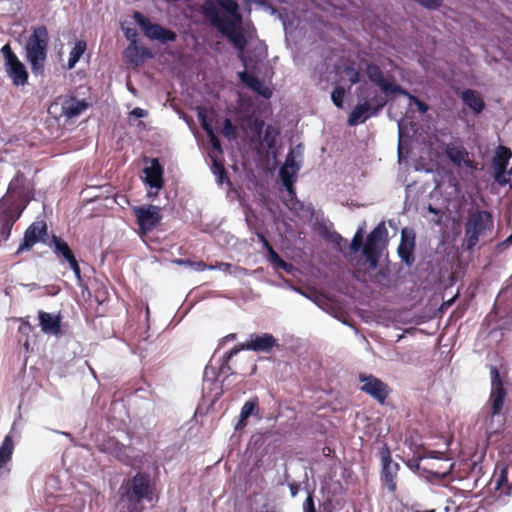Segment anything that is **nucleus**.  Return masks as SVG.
Wrapping results in <instances>:
<instances>
[{
	"instance_id": "nucleus-25",
	"label": "nucleus",
	"mask_w": 512,
	"mask_h": 512,
	"mask_svg": "<svg viewBox=\"0 0 512 512\" xmlns=\"http://www.w3.org/2000/svg\"><path fill=\"white\" fill-rule=\"evenodd\" d=\"M100 450L104 453H108L117 460L128 464L129 463V455L127 453L128 447L120 443L113 437H107L100 444Z\"/></svg>"
},
{
	"instance_id": "nucleus-42",
	"label": "nucleus",
	"mask_w": 512,
	"mask_h": 512,
	"mask_svg": "<svg viewBox=\"0 0 512 512\" xmlns=\"http://www.w3.org/2000/svg\"><path fill=\"white\" fill-rule=\"evenodd\" d=\"M212 172L216 176V182L218 185H223L226 180V170L222 163L218 162L215 158H212Z\"/></svg>"
},
{
	"instance_id": "nucleus-56",
	"label": "nucleus",
	"mask_w": 512,
	"mask_h": 512,
	"mask_svg": "<svg viewBox=\"0 0 512 512\" xmlns=\"http://www.w3.org/2000/svg\"><path fill=\"white\" fill-rule=\"evenodd\" d=\"M506 170L499 171L497 168H493V178L499 185H506L509 182V178L506 177Z\"/></svg>"
},
{
	"instance_id": "nucleus-11",
	"label": "nucleus",
	"mask_w": 512,
	"mask_h": 512,
	"mask_svg": "<svg viewBox=\"0 0 512 512\" xmlns=\"http://www.w3.org/2000/svg\"><path fill=\"white\" fill-rule=\"evenodd\" d=\"M276 346H278V340L270 333L251 334L246 344L235 346L226 352V359L230 360L244 349L254 352L269 353Z\"/></svg>"
},
{
	"instance_id": "nucleus-40",
	"label": "nucleus",
	"mask_w": 512,
	"mask_h": 512,
	"mask_svg": "<svg viewBox=\"0 0 512 512\" xmlns=\"http://www.w3.org/2000/svg\"><path fill=\"white\" fill-rule=\"evenodd\" d=\"M269 261L274 267L282 269L288 274H292L295 270L294 265L284 261L277 252H273V255L269 257Z\"/></svg>"
},
{
	"instance_id": "nucleus-53",
	"label": "nucleus",
	"mask_w": 512,
	"mask_h": 512,
	"mask_svg": "<svg viewBox=\"0 0 512 512\" xmlns=\"http://www.w3.org/2000/svg\"><path fill=\"white\" fill-rule=\"evenodd\" d=\"M264 121L262 119L256 118L250 120L248 122L249 129L253 132V134L257 137H260L264 130Z\"/></svg>"
},
{
	"instance_id": "nucleus-20",
	"label": "nucleus",
	"mask_w": 512,
	"mask_h": 512,
	"mask_svg": "<svg viewBox=\"0 0 512 512\" xmlns=\"http://www.w3.org/2000/svg\"><path fill=\"white\" fill-rule=\"evenodd\" d=\"M144 183L151 188L160 190L164 185L163 180V166L157 158H152L150 165L143 169Z\"/></svg>"
},
{
	"instance_id": "nucleus-38",
	"label": "nucleus",
	"mask_w": 512,
	"mask_h": 512,
	"mask_svg": "<svg viewBox=\"0 0 512 512\" xmlns=\"http://www.w3.org/2000/svg\"><path fill=\"white\" fill-rule=\"evenodd\" d=\"M218 383L216 369L212 366H206L203 373V388L213 390Z\"/></svg>"
},
{
	"instance_id": "nucleus-18",
	"label": "nucleus",
	"mask_w": 512,
	"mask_h": 512,
	"mask_svg": "<svg viewBox=\"0 0 512 512\" xmlns=\"http://www.w3.org/2000/svg\"><path fill=\"white\" fill-rule=\"evenodd\" d=\"M491 375V393H490V406L495 410H502L507 395L506 385L500 376V372L496 366L490 367Z\"/></svg>"
},
{
	"instance_id": "nucleus-61",
	"label": "nucleus",
	"mask_w": 512,
	"mask_h": 512,
	"mask_svg": "<svg viewBox=\"0 0 512 512\" xmlns=\"http://www.w3.org/2000/svg\"><path fill=\"white\" fill-rule=\"evenodd\" d=\"M229 361L230 360L226 359V353H225L224 356H223V362H222V364H221V366H220V368H219V370L217 372L218 378L220 376H224V377L228 376V374L230 372V366L228 365Z\"/></svg>"
},
{
	"instance_id": "nucleus-57",
	"label": "nucleus",
	"mask_w": 512,
	"mask_h": 512,
	"mask_svg": "<svg viewBox=\"0 0 512 512\" xmlns=\"http://www.w3.org/2000/svg\"><path fill=\"white\" fill-rule=\"evenodd\" d=\"M206 134H207L209 143L212 146V148L214 150H216L217 152L221 153L222 152L221 142H220V139L218 138V136L215 134L214 130H211L210 133H206Z\"/></svg>"
},
{
	"instance_id": "nucleus-12",
	"label": "nucleus",
	"mask_w": 512,
	"mask_h": 512,
	"mask_svg": "<svg viewBox=\"0 0 512 512\" xmlns=\"http://www.w3.org/2000/svg\"><path fill=\"white\" fill-rule=\"evenodd\" d=\"M5 59V70L15 86H24L28 82V72L25 65L18 59L9 44L1 48Z\"/></svg>"
},
{
	"instance_id": "nucleus-60",
	"label": "nucleus",
	"mask_w": 512,
	"mask_h": 512,
	"mask_svg": "<svg viewBox=\"0 0 512 512\" xmlns=\"http://www.w3.org/2000/svg\"><path fill=\"white\" fill-rule=\"evenodd\" d=\"M273 128L269 125L266 127L264 131V141L266 142L269 148H272L275 145V139L272 136Z\"/></svg>"
},
{
	"instance_id": "nucleus-3",
	"label": "nucleus",
	"mask_w": 512,
	"mask_h": 512,
	"mask_svg": "<svg viewBox=\"0 0 512 512\" xmlns=\"http://www.w3.org/2000/svg\"><path fill=\"white\" fill-rule=\"evenodd\" d=\"M48 42V30L43 25L35 27L32 35L27 40L25 46L26 58L30 64L32 74L36 77L44 74Z\"/></svg>"
},
{
	"instance_id": "nucleus-63",
	"label": "nucleus",
	"mask_w": 512,
	"mask_h": 512,
	"mask_svg": "<svg viewBox=\"0 0 512 512\" xmlns=\"http://www.w3.org/2000/svg\"><path fill=\"white\" fill-rule=\"evenodd\" d=\"M481 470V467L478 466L476 463L473 464V468L470 474V478H473V487H478L480 478L477 477L478 472Z\"/></svg>"
},
{
	"instance_id": "nucleus-17",
	"label": "nucleus",
	"mask_w": 512,
	"mask_h": 512,
	"mask_svg": "<svg viewBox=\"0 0 512 512\" xmlns=\"http://www.w3.org/2000/svg\"><path fill=\"white\" fill-rule=\"evenodd\" d=\"M48 234L47 225L44 221L33 222L24 232L22 242L20 243L16 253L20 254L30 251L37 243H45V237Z\"/></svg>"
},
{
	"instance_id": "nucleus-29",
	"label": "nucleus",
	"mask_w": 512,
	"mask_h": 512,
	"mask_svg": "<svg viewBox=\"0 0 512 512\" xmlns=\"http://www.w3.org/2000/svg\"><path fill=\"white\" fill-rule=\"evenodd\" d=\"M259 413V402L258 398L254 397L246 401L241 408L239 419L235 424V430H241L247 425V420L250 416L258 415Z\"/></svg>"
},
{
	"instance_id": "nucleus-64",
	"label": "nucleus",
	"mask_w": 512,
	"mask_h": 512,
	"mask_svg": "<svg viewBox=\"0 0 512 512\" xmlns=\"http://www.w3.org/2000/svg\"><path fill=\"white\" fill-rule=\"evenodd\" d=\"M68 264H69L71 270L73 271L75 277L78 280H81V269H80V266H79V263H78L77 259L76 258L73 259Z\"/></svg>"
},
{
	"instance_id": "nucleus-7",
	"label": "nucleus",
	"mask_w": 512,
	"mask_h": 512,
	"mask_svg": "<svg viewBox=\"0 0 512 512\" xmlns=\"http://www.w3.org/2000/svg\"><path fill=\"white\" fill-rule=\"evenodd\" d=\"M386 104V99L378 96L377 91H374L370 100L364 99L352 109L347 124L352 127L366 122L369 118L377 116Z\"/></svg>"
},
{
	"instance_id": "nucleus-52",
	"label": "nucleus",
	"mask_w": 512,
	"mask_h": 512,
	"mask_svg": "<svg viewBox=\"0 0 512 512\" xmlns=\"http://www.w3.org/2000/svg\"><path fill=\"white\" fill-rule=\"evenodd\" d=\"M389 94H399L407 97L410 102H412V98L415 97L413 94H411L409 91L401 87L400 85H397L395 83H391L389 88L387 89V95Z\"/></svg>"
},
{
	"instance_id": "nucleus-24",
	"label": "nucleus",
	"mask_w": 512,
	"mask_h": 512,
	"mask_svg": "<svg viewBox=\"0 0 512 512\" xmlns=\"http://www.w3.org/2000/svg\"><path fill=\"white\" fill-rule=\"evenodd\" d=\"M38 320L44 334L56 337L61 335V316L59 314L55 315L45 311H39Z\"/></svg>"
},
{
	"instance_id": "nucleus-9",
	"label": "nucleus",
	"mask_w": 512,
	"mask_h": 512,
	"mask_svg": "<svg viewBox=\"0 0 512 512\" xmlns=\"http://www.w3.org/2000/svg\"><path fill=\"white\" fill-rule=\"evenodd\" d=\"M386 235L387 229L384 223L381 222L366 237L363 246V255L372 270L376 269L379 264L381 257L380 243Z\"/></svg>"
},
{
	"instance_id": "nucleus-55",
	"label": "nucleus",
	"mask_w": 512,
	"mask_h": 512,
	"mask_svg": "<svg viewBox=\"0 0 512 512\" xmlns=\"http://www.w3.org/2000/svg\"><path fill=\"white\" fill-rule=\"evenodd\" d=\"M303 512H318L315 507L314 495L312 492L308 493L303 503Z\"/></svg>"
},
{
	"instance_id": "nucleus-5",
	"label": "nucleus",
	"mask_w": 512,
	"mask_h": 512,
	"mask_svg": "<svg viewBox=\"0 0 512 512\" xmlns=\"http://www.w3.org/2000/svg\"><path fill=\"white\" fill-rule=\"evenodd\" d=\"M505 421L506 417L502 410L484 406L478 413L476 426L485 435L487 442L492 443L497 441V436L502 431Z\"/></svg>"
},
{
	"instance_id": "nucleus-31",
	"label": "nucleus",
	"mask_w": 512,
	"mask_h": 512,
	"mask_svg": "<svg viewBox=\"0 0 512 512\" xmlns=\"http://www.w3.org/2000/svg\"><path fill=\"white\" fill-rule=\"evenodd\" d=\"M50 245H53L57 258H63L67 263L76 258L68 243L59 236L52 235Z\"/></svg>"
},
{
	"instance_id": "nucleus-27",
	"label": "nucleus",
	"mask_w": 512,
	"mask_h": 512,
	"mask_svg": "<svg viewBox=\"0 0 512 512\" xmlns=\"http://www.w3.org/2000/svg\"><path fill=\"white\" fill-rule=\"evenodd\" d=\"M301 167V161H294L291 156L286 157L279 169V177L282 184L295 183Z\"/></svg>"
},
{
	"instance_id": "nucleus-26",
	"label": "nucleus",
	"mask_w": 512,
	"mask_h": 512,
	"mask_svg": "<svg viewBox=\"0 0 512 512\" xmlns=\"http://www.w3.org/2000/svg\"><path fill=\"white\" fill-rule=\"evenodd\" d=\"M365 73L369 81L377 85L380 91L387 95V89L392 82L385 78L381 68L373 62H367L365 64Z\"/></svg>"
},
{
	"instance_id": "nucleus-22",
	"label": "nucleus",
	"mask_w": 512,
	"mask_h": 512,
	"mask_svg": "<svg viewBox=\"0 0 512 512\" xmlns=\"http://www.w3.org/2000/svg\"><path fill=\"white\" fill-rule=\"evenodd\" d=\"M239 80L254 93L265 99L272 97V90L266 86L258 77L249 73L246 69L237 73Z\"/></svg>"
},
{
	"instance_id": "nucleus-10",
	"label": "nucleus",
	"mask_w": 512,
	"mask_h": 512,
	"mask_svg": "<svg viewBox=\"0 0 512 512\" xmlns=\"http://www.w3.org/2000/svg\"><path fill=\"white\" fill-rule=\"evenodd\" d=\"M133 18L149 39L157 40L161 44H166L174 42L177 38V34L173 30L156 23H151L150 20L139 11L133 13Z\"/></svg>"
},
{
	"instance_id": "nucleus-43",
	"label": "nucleus",
	"mask_w": 512,
	"mask_h": 512,
	"mask_svg": "<svg viewBox=\"0 0 512 512\" xmlns=\"http://www.w3.org/2000/svg\"><path fill=\"white\" fill-rule=\"evenodd\" d=\"M363 235H364V227L360 226L357 229L356 233L354 234V236H353V238L351 240V243H350V249L354 253H357L360 250L363 251V246H364Z\"/></svg>"
},
{
	"instance_id": "nucleus-34",
	"label": "nucleus",
	"mask_w": 512,
	"mask_h": 512,
	"mask_svg": "<svg viewBox=\"0 0 512 512\" xmlns=\"http://www.w3.org/2000/svg\"><path fill=\"white\" fill-rule=\"evenodd\" d=\"M511 156L512 153L509 148L499 146L493 158V168H497L499 171L506 170Z\"/></svg>"
},
{
	"instance_id": "nucleus-32",
	"label": "nucleus",
	"mask_w": 512,
	"mask_h": 512,
	"mask_svg": "<svg viewBox=\"0 0 512 512\" xmlns=\"http://www.w3.org/2000/svg\"><path fill=\"white\" fill-rule=\"evenodd\" d=\"M461 99L476 115L480 114L485 108V102L475 90L466 89L463 91Z\"/></svg>"
},
{
	"instance_id": "nucleus-15",
	"label": "nucleus",
	"mask_w": 512,
	"mask_h": 512,
	"mask_svg": "<svg viewBox=\"0 0 512 512\" xmlns=\"http://www.w3.org/2000/svg\"><path fill=\"white\" fill-rule=\"evenodd\" d=\"M132 210L136 216L139 230L143 234L152 231L160 224L162 220V215L160 213L161 209L158 206L148 204L135 206L132 208Z\"/></svg>"
},
{
	"instance_id": "nucleus-62",
	"label": "nucleus",
	"mask_w": 512,
	"mask_h": 512,
	"mask_svg": "<svg viewBox=\"0 0 512 512\" xmlns=\"http://www.w3.org/2000/svg\"><path fill=\"white\" fill-rule=\"evenodd\" d=\"M410 103L414 104L421 114L426 113L429 109L428 105L425 102H423L422 100H420L418 97H413L412 102H410Z\"/></svg>"
},
{
	"instance_id": "nucleus-59",
	"label": "nucleus",
	"mask_w": 512,
	"mask_h": 512,
	"mask_svg": "<svg viewBox=\"0 0 512 512\" xmlns=\"http://www.w3.org/2000/svg\"><path fill=\"white\" fill-rule=\"evenodd\" d=\"M256 236L258 238V240L262 243L263 247L266 249V251L268 252V256H272L273 255V252H276L274 250V248L271 246V244L268 242L267 238L265 237V235L261 232H257L256 233Z\"/></svg>"
},
{
	"instance_id": "nucleus-14",
	"label": "nucleus",
	"mask_w": 512,
	"mask_h": 512,
	"mask_svg": "<svg viewBox=\"0 0 512 512\" xmlns=\"http://www.w3.org/2000/svg\"><path fill=\"white\" fill-rule=\"evenodd\" d=\"M381 461V482L389 492H394L397 488L396 477L400 465L392 460L391 451L385 443L379 451Z\"/></svg>"
},
{
	"instance_id": "nucleus-23",
	"label": "nucleus",
	"mask_w": 512,
	"mask_h": 512,
	"mask_svg": "<svg viewBox=\"0 0 512 512\" xmlns=\"http://www.w3.org/2000/svg\"><path fill=\"white\" fill-rule=\"evenodd\" d=\"M414 248H415V235L413 233L407 234L406 230H402L401 241L397 249L398 256L408 266L414 264Z\"/></svg>"
},
{
	"instance_id": "nucleus-39",
	"label": "nucleus",
	"mask_w": 512,
	"mask_h": 512,
	"mask_svg": "<svg viewBox=\"0 0 512 512\" xmlns=\"http://www.w3.org/2000/svg\"><path fill=\"white\" fill-rule=\"evenodd\" d=\"M124 57L130 64L138 65L140 63L139 48L137 47L136 41L133 40L124 50Z\"/></svg>"
},
{
	"instance_id": "nucleus-48",
	"label": "nucleus",
	"mask_w": 512,
	"mask_h": 512,
	"mask_svg": "<svg viewBox=\"0 0 512 512\" xmlns=\"http://www.w3.org/2000/svg\"><path fill=\"white\" fill-rule=\"evenodd\" d=\"M344 74L352 85L357 84L361 81V74L359 70L354 68L353 66H346L344 68Z\"/></svg>"
},
{
	"instance_id": "nucleus-13",
	"label": "nucleus",
	"mask_w": 512,
	"mask_h": 512,
	"mask_svg": "<svg viewBox=\"0 0 512 512\" xmlns=\"http://www.w3.org/2000/svg\"><path fill=\"white\" fill-rule=\"evenodd\" d=\"M359 381L362 383L360 390L376 402L383 405L386 402L391 390L387 383L373 374L360 373L358 375Z\"/></svg>"
},
{
	"instance_id": "nucleus-35",
	"label": "nucleus",
	"mask_w": 512,
	"mask_h": 512,
	"mask_svg": "<svg viewBox=\"0 0 512 512\" xmlns=\"http://www.w3.org/2000/svg\"><path fill=\"white\" fill-rule=\"evenodd\" d=\"M294 184L295 183L283 184L288 194V201L290 202L289 208L295 211L310 213L311 209L309 207H305L304 203L297 198Z\"/></svg>"
},
{
	"instance_id": "nucleus-1",
	"label": "nucleus",
	"mask_w": 512,
	"mask_h": 512,
	"mask_svg": "<svg viewBox=\"0 0 512 512\" xmlns=\"http://www.w3.org/2000/svg\"><path fill=\"white\" fill-rule=\"evenodd\" d=\"M201 13L239 53L245 50L248 41L242 28L240 5L236 0H206L201 5Z\"/></svg>"
},
{
	"instance_id": "nucleus-58",
	"label": "nucleus",
	"mask_w": 512,
	"mask_h": 512,
	"mask_svg": "<svg viewBox=\"0 0 512 512\" xmlns=\"http://www.w3.org/2000/svg\"><path fill=\"white\" fill-rule=\"evenodd\" d=\"M415 1L418 2L421 6L425 7L426 9H429V10H436L443 3V0H415Z\"/></svg>"
},
{
	"instance_id": "nucleus-37",
	"label": "nucleus",
	"mask_w": 512,
	"mask_h": 512,
	"mask_svg": "<svg viewBox=\"0 0 512 512\" xmlns=\"http://www.w3.org/2000/svg\"><path fill=\"white\" fill-rule=\"evenodd\" d=\"M208 269L220 270L226 274L235 275V276L247 274V269L237 266V265H233L231 263H226V262H218L215 265H210L208 267Z\"/></svg>"
},
{
	"instance_id": "nucleus-8",
	"label": "nucleus",
	"mask_w": 512,
	"mask_h": 512,
	"mask_svg": "<svg viewBox=\"0 0 512 512\" xmlns=\"http://www.w3.org/2000/svg\"><path fill=\"white\" fill-rule=\"evenodd\" d=\"M492 216L484 210H477L465 224L466 248L472 249L479 241V236L492 226Z\"/></svg>"
},
{
	"instance_id": "nucleus-50",
	"label": "nucleus",
	"mask_w": 512,
	"mask_h": 512,
	"mask_svg": "<svg viewBox=\"0 0 512 512\" xmlns=\"http://www.w3.org/2000/svg\"><path fill=\"white\" fill-rule=\"evenodd\" d=\"M33 328L32 326L29 324V322L27 321H23L21 323V325L19 326L18 328V332L25 337V340L23 342V346L25 348L26 351L29 350V340H28V336L29 334L32 332Z\"/></svg>"
},
{
	"instance_id": "nucleus-19",
	"label": "nucleus",
	"mask_w": 512,
	"mask_h": 512,
	"mask_svg": "<svg viewBox=\"0 0 512 512\" xmlns=\"http://www.w3.org/2000/svg\"><path fill=\"white\" fill-rule=\"evenodd\" d=\"M60 105L61 115L67 120H72L87 110L90 104L86 99H78L71 93L60 98Z\"/></svg>"
},
{
	"instance_id": "nucleus-16",
	"label": "nucleus",
	"mask_w": 512,
	"mask_h": 512,
	"mask_svg": "<svg viewBox=\"0 0 512 512\" xmlns=\"http://www.w3.org/2000/svg\"><path fill=\"white\" fill-rule=\"evenodd\" d=\"M23 208L20 209L14 202L7 199L0 200V236L7 241L11 235L12 228L20 218Z\"/></svg>"
},
{
	"instance_id": "nucleus-54",
	"label": "nucleus",
	"mask_w": 512,
	"mask_h": 512,
	"mask_svg": "<svg viewBox=\"0 0 512 512\" xmlns=\"http://www.w3.org/2000/svg\"><path fill=\"white\" fill-rule=\"evenodd\" d=\"M304 147L302 144H298L295 147L291 148L287 153L286 157H292L294 161H301L303 159Z\"/></svg>"
},
{
	"instance_id": "nucleus-49",
	"label": "nucleus",
	"mask_w": 512,
	"mask_h": 512,
	"mask_svg": "<svg viewBox=\"0 0 512 512\" xmlns=\"http://www.w3.org/2000/svg\"><path fill=\"white\" fill-rule=\"evenodd\" d=\"M222 135L228 139L232 140L236 135V127L232 124L231 120L226 118L223 122V128L221 130Z\"/></svg>"
},
{
	"instance_id": "nucleus-44",
	"label": "nucleus",
	"mask_w": 512,
	"mask_h": 512,
	"mask_svg": "<svg viewBox=\"0 0 512 512\" xmlns=\"http://www.w3.org/2000/svg\"><path fill=\"white\" fill-rule=\"evenodd\" d=\"M427 211L434 215V217L431 218L430 221L435 225L442 227L444 224L443 217L446 215V211L442 208L435 207L432 204H428Z\"/></svg>"
},
{
	"instance_id": "nucleus-21",
	"label": "nucleus",
	"mask_w": 512,
	"mask_h": 512,
	"mask_svg": "<svg viewBox=\"0 0 512 512\" xmlns=\"http://www.w3.org/2000/svg\"><path fill=\"white\" fill-rule=\"evenodd\" d=\"M239 80L254 93L265 99L272 97V90L266 86L258 77L249 73L246 69L237 73Z\"/></svg>"
},
{
	"instance_id": "nucleus-36",
	"label": "nucleus",
	"mask_w": 512,
	"mask_h": 512,
	"mask_svg": "<svg viewBox=\"0 0 512 512\" xmlns=\"http://www.w3.org/2000/svg\"><path fill=\"white\" fill-rule=\"evenodd\" d=\"M87 49V44L83 40H79L75 43L74 47L69 53V58L67 61V68L73 69L76 64L79 62L80 58L83 56Z\"/></svg>"
},
{
	"instance_id": "nucleus-45",
	"label": "nucleus",
	"mask_w": 512,
	"mask_h": 512,
	"mask_svg": "<svg viewBox=\"0 0 512 512\" xmlns=\"http://www.w3.org/2000/svg\"><path fill=\"white\" fill-rule=\"evenodd\" d=\"M313 303H315L320 309L327 312L328 314H332L334 311V307L330 304L329 300L320 294L310 296L309 298Z\"/></svg>"
},
{
	"instance_id": "nucleus-28",
	"label": "nucleus",
	"mask_w": 512,
	"mask_h": 512,
	"mask_svg": "<svg viewBox=\"0 0 512 512\" xmlns=\"http://www.w3.org/2000/svg\"><path fill=\"white\" fill-rule=\"evenodd\" d=\"M446 157L457 167L462 164L470 166V162L466 161L468 158V152L466 148L459 143H448L444 148Z\"/></svg>"
},
{
	"instance_id": "nucleus-4",
	"label": "nucleus",
	"mask_w": 512,
	"mask_h": 512,
	"mask_svg": "<svg viewBox=\"0 0 512 512\" xmlns=\"http://www.w3.org/2000/svg\"><path fill=\"white\" fill-rule=\"evenodd\" d=\"M508 473V466L500 467L499 475L495 476V479L489 483L487 488V495L483 499L486 505L499 508L508 502L509 497L512 495V484L508 481Z\"/></svg>"
},
{
	"instance_id": "nucleus-41",
	"label": "nucleus",
	"mask_w": 512,
	"mask_h": 512,
	"mask_svg": "<svg viewBox=\"0 0 512 512\" xmlns=\"http://www.w3.org/2000/svg\"><path fill=\"white\" fill-rule=\"evenodd\" d=\"M322 237L339 250H341V244L345 242V239L338 232L327 228L322 232Z\"/></svg>"
},
{
	"instance_id": "nucleus-47",
	"label": "nucleus",
	"mask_w": 512,
	"mask_h": 512,
	"mask_svg": "<svg viewBox=\"0 0 512 512\" xmlns=\"http://www.w3.org/2000/svg\"><path fill=\"white\" fill-rule=\"evenodd\" d=\"M197 118L199 120V123H200L202 129L205 131V133H210L211 130H213V127L211 126V124L208 120L207 112H206L205 108H203V107L197 108Z\"/></svg>"
},
{
	"instance_id": "nucleus-30",
	"label": "nucleus",
	"mask_w": 512,
	"mask_h": 512,
	"mask_svg": "<svg viewBox=\"0 0 512 512\" xmlns=\"http://www.w3.org/2000/svg\"><path fill=\"white\" fill-rule=\"evenodd\" d=\"M26 178L21 171H17L15 176L12 178L8 185L7 194L9 196L15 197L19 200H24L26 197V189H25Z\"/></svg>"
},
{
	"instance_id": "nucleus-51",
	"label": "nucleus",
	"mask_w": 512,
	"mask_h": 512,
	"mask_svg": "<svg viewBox=\"0 0 512 512\" xmlns=\"http://www.w3.org/2000/svg\"><path fill=\"white\" fill-rule=\"evenodd\" d=\"M389 94H399L407 97L410 102H412V98L415 97L413 94H411L409 91L401 87L400 85H397L395 83H391L389 88L387 89V95Z\"/></svg>"
},
{
	"instance_id": "nucleus-2",
	"label": "nucleus",
	"mask_w": 512,
	"mask_h": 512,
	"mask_svg": "<svg viewBox=\"0 0 512 512\" xmlns=\"http://www.w3.org/2000/svg\"><path fill=\"white\" fill-rule=\"evenodd\" d=\"M119 493V504L124 512H143V501H153L154 487L151 475L147 472H137L125 486H121Z\"/></svg>"
},
{
	"instance_id": "nucleus-33",
	"label": "nucleus",
	"mask_w": 512,
	"mask_h": 512,
	"mask_svg": "<svg viewBox=\"0 0 512 512\" xmlns=\"http://www.w3.org/2000/svg\"><path fill=\"white\" fill-rule=\"evenodd\" d=\"M14 450V442L10 434L6 435L0 446V473H3L4 468L10 462Z\"/></svg>"
},
{
	"instance_id": "nucleus-6",
	"label": "nucleus",
	"mask_w": 512,
	"mask_h": 512,
	"mask_svg": "<svg viewBox=\"0 0 512 512\" xmlns=\"http://www.w3.org/2000/svg\"><path fill=\"white\" fill-rule=\"evenodd\" d=\"M453 465L444 452L429 450L419 456L418 468L437 478H445Z\"/></svg>"
},
{
	"instance_id": "nucleus-46",
	"label": "nucleus",
	"mask_w": 512,
	"mask_h": 512,
	"mask_svg": "<svg viewBox=\"0 0 512 512\" xmlns=\"http://www.w3.org/2000/svg\"><path fill=\"white\" fill-rule=\"evenodd\" d=\"M345 93L342 86H336L331 92V101L337 108H343Z\"/></svg>"
}]
</instances>
